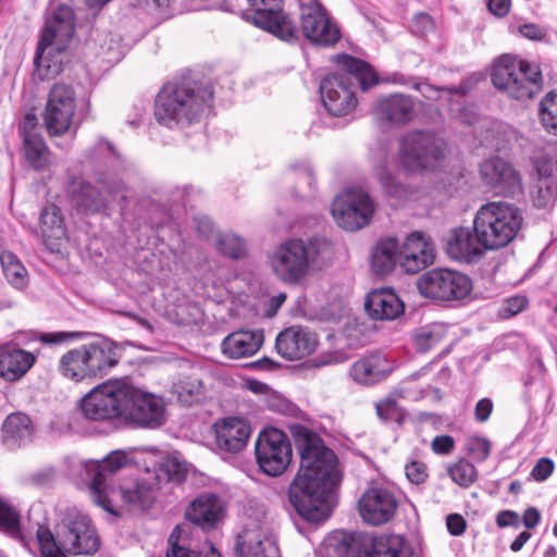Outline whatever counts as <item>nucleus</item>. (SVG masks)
I'll return each instance as SVG.
<instances>
[{
  "label": "nucleus",
  "instance_id": "nucleus-60",
  "mask_svg": "<svg viewBox=\"0 0 557 557\" xmlns=\"http://www.w3.org/2000/svg\"><path fill=\"white\" fill-rule=\"evenodd\" d=\"M466 520L459 513H450L446 518L447 530L454 536L461 535L466 530Z\"/></svg>",
  "mask_w": 557,
  "mask_h": 557
},
{
  "label": "nucleus",
  "instance_id": "nucleus-34",
  "mask_svg": "<svg viewBox=\"0 0 557 557\" xmlns=\"http://www.w3.org/2000/svg\"><path fill=\"white\" fill-rule=\"evenodd\" d=\"M30 418L22 412L11 413L2 424V441L8 449L14 450L28 444L33 436Z\"/></svg>",
  "mask_w": 557,
  "mask_h": 557
},
{
  "label": "nucleus",
  "instance_id": "nucleus-45",
  "mask_svg": "<svg viewBox=\"0 0 557 557\" xmlns=\"http://www.w3.org/2000/svg\"><path fill=\"white\" fill-rule=\"evenodd\" d=\"M375 409L379 419L384 423H395L400 426L406 421L407 411L392 397L377 401Z\"/></svg>",
  "mask_w": 557,
  "mask_h": 557
},
{
  "label": "nucleus",
  "instance_id": "nucleus-9",
  "mask_svg": "<svg viewBox=\"0 0 557 557\" xmlns=\"http://www.w3.org/2000/svg\"><path fill=\"white\" fill-rule=\"evenodd\" d=\"M331 244L324 239H288L270 257L274 274L286 283H299L311 269L321 268L330 258Z\"/></svg>",
  "mask_w": 557,
  "mask_h": 557
},
{
  "label": "nucleus",
  "instance_id": "nucleus-49",
  "mask_svg": "<svg viewBox=\"0 0 557 557\" xmlns=\"http://www.w3.org/2000/svg\"><path fill=\"white\" fill-rule=\"evenodd\" d=\"M89 335L87 332H70V331H53L41 332L37 339L45 346H60L65 343H72L86 338Z\"/></svg>",
  "mask_w": 557,
  "mask_h": 557
},
{
  "label": "nucleus",
  "instance_id": "nucleus-39",
  "mask_svg": "<svg viewBox=\"0 0 557 557\" xmlns=\"http://www.w3.org/2000/svg\"><path fill=\"white\" fill-rule=\"evenodd\" d=\"M371 557H412L405 539L397 534L373 536Z\"/></svg>",
  "mask_w": 557,
  "mask_h": 557
},
{
  "label": "nucleus",
  "instance_id": "nucleus-64",
  "mask_svg": "<svg viewBox=\"0 0 557 557\" xmlns=\"http://www.w3.org/2000/svg\"><path fill=\"white\" fill-rule=\"evenodd\" d=\"M523 524L527 529H534L541 521V512L535 507H529L522 516Z\"/></svg>",
  "mask_w": 557,
  "mask_h": 557
},
{
  "label": "nucleus",
  "instance_id": "nucleus-56",
  "mask_svg": "<svg viewBox=\"0 0 557 557\" xmlns=\"http://www.w3.org/2000/svg\"><path fill=\"white\" fill-rule=\"evenodd\" d=\"M554 471V462L552 459L543 457L537 460L533 469L531 470V476L537 481H545Z\"/></svg>",
  "mask_w": 557,
  "mask_h": 557
},
{
  "label": "nucleus",
  "instance_id": "nucleus-25",
  "mask_svg": "<svg viewBox=\"0 0 557 557\" xmlns=\"http://www.w3.org/2000/svg\"><path fill=\"white\" fill-rule=\"evenodd\" d=\"M318 336L307 327L289 326L275 338L277 354L288 361H296L311 355L318 347Z\"/></svg>",
  "mask_w": 557,
  "mask_h": 557
},
{
  "label": "nucleus",
  "instance_id": "nucleus-38",
  "mask_svg": "<svg viewBox=\"0 0 557 557\" xmlns=\"http://www.w3.org/2000/svg\"><path fill=\"white\" fill-rule=\"evenodd\" d=\"M364 310L367 313H405V305L393 289L380 288L367 295Z\"/></svg>",
  "mask_w": 557,
  "mask_h": 557
},
{
  "label": "nucleus",
  "instance_id": "nucleus-22",
  "mask_svg": "<svg viewBox=\"0 0 557 557\" xmlns=\"http://www.w3.org/2000/svg\"><path fill=\"white\" fill-rule=\"evenodd\" d=\"M75 111V94L71 86L55 84L48 97L45 124L50 135L69 131Z\"/></svg>",
  "mask_w": 557,
  "mask_h": 557
},
{
  "label": "nucleus",
  "instance_id": "nucleus-27",
  "mask_svg": "<svg viewBox=\"0 0 557 557\" xmlns=\"http://www.w3.org/2000/svg\"><path fill=\"white\" fill-rule=\"evenodd\" d=\"M39 232L46 248L52 253H64L67 250V236L61 209L54 203L46 205L39 214Z\"/></svg>",
  "mask_w": 557,
  "mask_h": 557
},
{
  "label": "nucleus",
  "instance_id": "nucleus-12",
  "mask_svg": "<svg viewBox=\"0 0 557 557\" xmlns=\"http://www.w3.org/2000/svg\"><path fill=\"white\" fill-rule=\"evenodd\" d=\"M447 153V143L437 133L414 129L399 138L397 162L408 173L433 172L443 164Z\"/></svg>",
  "mask_w": 557,
  "mask_h": 557
},
{
  "label": "nucleus",
  "instance_id": "nucleus-47",
  "mask_svg": "<svg viewBox=\"0 0 557 557\" xmlns=\"http://www.w3.org/2000/svg\"><path fill=\"white\" fill-rule=\"evenodd\" d=\"M557 196V185L553 180H537L531 189L533 205L546 209L553 206Z\"/></svg>",
  "mask_w": 557,
  "mask_h": 557
},
{
  "label": "nucleus",
  "instance_id": "nucleus-58",
  "mask_svg": "<svg viewBox=\"0 0 557 557\" xmlns=\"http://www.w3.org/2000/svg\"><path fill=\"white\" fill-rule=\"evenodd\" d=\"M529 300L525 296L516 295L509 297L504 302V312L508 314L520 313L528 308Z\"/></svg>",
  "mask_w": 557,
  "mask_h": 557
},
{
  "label": "nucleus",
  "instance_id": "nucleus-61",
  "mask_svg": "<svg viewBox=\"0 0 557 557\" xmlns=\"http://www.w3.org/2000/svg\"><path fill=\"white\" fill-rule=\"evenodd\" d=\"M520 518L519 515L512 510H502L496 516V524L499 528L506 527H519Z\"/></svg>",
  "mask_w": 557,
  "mask_h": 557
},
{
  "label": "nucleus",
  "instance_id": "nucleus-1",
  "mask_svg": "<svg viewBox=\"0 0 557 557\" xmlns=\"http://www.w3.org/2000/svg\"><path fill=\"white\" fill-rule=\"evenodd\" d=\"M300 468L289 485L288 499L306 521L324 522L331 515V499L342 481L338 459L323 440L309 428L290 425Z\"/></svg>",
  "mask_w": 557,
  "mask_h": 557
},
{
  "label": "nucleus",
  "instance_id": "nucleus-28",
  "mask_svg": "<svg viewBox=\"0 0 557 557\" xmlns=\"http://www.w3.org/2000/svg\"><path fill=\"white\" fill-rule=\"evenodd\" d=\"M445 244L446 252L450 258L467 263L474 262L487 250L480 235L466 226L451 228Z\"/></svg>",
  "mask_w": 557,
  "mask_h": 557
},
{
  "label": "nucleus",
  "instance_id": "nucleus-63",
  "mask_svg": "<svg viewBox=\"0 0 557 557\" xmlns=\"http://www.w3.org/2000/svg\"><path fill=\"white\" fill-rule=\"evenodd\" d=\"M201 394L202 385L198 382L197 385H194L190 389H187L186 386H181L178 399L185 404L191 405L194 401L198 400Z\"/></svg>",
  "mask_w": 557,
  "mask_h": 557
},
{
  "label": "nucleus",
  "instance_id": "nucleus-41",
  "mask_svg": "<svg viewBox=\"0 0 557 557\" xmlns=\"http://www.w3.org/2000/svg\"><path fill=\"white\" fill-rule=\"evenodd\" d=\"M24 154L35 170H44L50 162L49 149L37 133H27L24 139Z\"/></svg>",
  "mask_w": 557,
  "mask_h": 557
},
{
  "label": "nucleus",
  "instance_id": "nucleus-7",
  "mask_svg": "<svg viewBox=\"0 0 557 557\" xmlns=\"http://www.w3.org/2000/svg\"><path fill=\"white\" fill-rule=\"evenodd\" d=\"M129 342L116 343L103 338L83 344L64 352L58 362V372L65 379L79 383L107 375L121 360Z\"/></svg>",
  "mask_w": 557,
  "mask_h": 557
},
{
  "label": "nucleus",
  "instance_id": "nucleus-62",
  "mask_svg": "<svg viewBox=\"0 0 557 557\" xmlns=\"http://www.w3.org/2000/svg\"><path fill=\"white\" fill-rule=\"evenodd\" d=\"M493 411V401L490 398L480 399L474 408V417L479 422H485Z\"/></svg>",
  "mask_w": 557,
  "mask_h": 557
},
{
  "label": "nucleus",
  "instance_id": "nucleus-54",
  "mask_svg": "<svg viewBox=\"0 0 557 557\" xmlns=\"http://www.w3.org/2000/svg\"><path fill=\"white\" fill-rule=\"evenodd\" d=\"M405 473L410 483L419 485L428 479V468L422 461L413 460L406 465Z\"/></svg>",
  "mask_w": 557,
  "mask_h": 557
},
{
  "label": "nucleus",
  "instance_id": "nucleus-16",
  "mask_svg": "<svg viewBox=\"0 0 557 557\" xmlns=\"http://www.w3.org/2000/svg\"><path fill=\"white\" fill-rule=\"evenodd\" d=\"M417 287L425 298L448 302L465 299L472 289V283L460 272L433 269L419 277Z\"/></svg>",
  "mask_w": 557,
  "mask_h": 557
},
{
  "label": "nucleus",
  "instance_id": "nucleus-4",
  "mask_svg": "<svg viewBox=\"0 0 557 557\" xmlns=\"http://www.w3.org/2000/svg\"><path fill=\"white\" fill-rule=\"evenodd\" d=\"M213 91L197 82H170L159 91L154 117L165 127L185 128L200 122L210 109Z\"/></svg>",
  "mask_w": 557,
  "mask_h": 557
},
{
  "label": "nucleus",
  "instance_id": "nucleus-43",
  "mask_svg": "<svg viewBox=\"0 0 557 557\" xmlns=\"http://www.w3.org/2000/svg\"><path fill=\"white\" fill-rule=\"evenodd\" d=\"M373 536L355 532L346 536L338 546L343 557H371Z\"/></svg>",
  "mask_w": 557,
  "mask_h": 557
},
{
  "label": "nucleus",
  "instance_id": "nucleus-33",
  "mask_svg": "<svg viewBox=\"0 0 557 557\" xmlns=\"http://www.w3.org/2000/svg\"><path fill=\"white\" fill-rule=\"evenodd\" d=\"M263 343L261 330H239L226 336L222 342V351L232 359L255 355Z\"/></svg>",
  "mask_w": 557,
  "mask_h": 557
},
{
  "label": "nucleus",
  "instance_id": "nucleus-51",
  "mask_svg": "<svg viewBox=\"0 0 557 557\" xmlns=\"http://www.w3.org/2000/svg\"><path fill=\"white\" fill-rule=\"evenodd\" d=\"M374 175L381 184L384 191L389 196H399L403 187L397 183L393 174L387 170L385 164H380L374 171Z\"/></svg>",
  "mask_w": 557,
  "mask_h": 557
},
{
  "label": "nucleus",
  "instance_id": "nucleus-8",
  "mask_svg": "<svg viewBox=\"0 0 557 557\" xmlns=\"http://www.w3.org/2000/svg\"><path fill=\"white\" fill-rule=\"evenodd\" d=\"M74 32V13L70 7L60 5L47 16L34 58V75L38 79H50L61 73Z\"/></svg>",
  "mask_w": 557,
  "mask_h": 557
},
{
  "label": "nucleus",
  "instance_id": "nucleus-21",
  "mask_svg": "<svg viewBox=\"0 0 557 557\" xmlns=\"http://www.w3.org/2000/svg\"><path fill=\"white\" fill-rule=\"evenodd\" d=\"M299 35L302 34L310 42L331 47L341 38L338 26L332 22L325 9L315 0L300 4Z\"/></svg>",
  "mask_w": 557,
  "mask_h": 557
},
{
  "label": "nucleus",
  "instance_id": "nucleus-50",
  "mask_svg": "<svg viewBox=\"0 0 557 557\" xmlns=\"http://www.w3.org/2000/svg\"><path fill=\"white\" fill-rule=\"evenodd\" d=\"M218 249L225 256L238 259L246 253L244 239L235 234H223L218 239Z\"/></svg>",
  "mask_w": 557,
  "mask_h": 557
},
{
  "label": "nucleus",
  "instance_id": "nucleus-44",
  "mask_svg": "<svg viewBox=\"0 0 557 557\" xmlns=\"http://www.w3.org/2000/svg\"><path fill=\"white\" fill-rule=\"evenodd\" d=\"M539 115L542 126L557 136V89L548 92L541 100Z\"/></svg>",
  "mask_w": 557,
  "mask_h": 557
},
{
  "label": "nucleus",
  "instance_id": "nucleus-23",
  "mask_svg": "<svg viewBox=\"0 0 557 557\" xmlns=\"http://www.w3.org/2000/svg\"><path fill=\"white\" fill-rule=\"evenodd\" d=\"M480 176L485 187L495 195L516 196L522 193L519 173L510 163L498 157L481 163Z\"/></svg>",
  "mask_w": 557,
  "mask_h": 557
},
{
  "label": "nucleus",
  "instance_id": "nucleus-13",
  "mask_svg": "<svg viewBox=\"0 0 557 557\" xmlns=\"http://www.w3.org/2000/svg\"><path fill=\"white\" fill-rule=\"evenodd\" d=\"M523 216L519 208L505 201H491L480 207L473 219L476 232L487 250L507 246L521 228Z\"/></svg>",
  "mask_w": 557,
  "mask_h": 557
},
{
  "label": "nucleus",
  "instance_id": "nucleus-40",
  "mask_svg": "<svg viewBox=\"0 0 557 557\" xmlns=\"http://www.w3.org/2000/svg\"><path fill=\"white\" fill-rule=\"evenodd\" d=\"M139 334L147 338L162 339L168 335L166 322L172 323L173 315H126Z\"/></svg>",
  "mask_w": 557,
  "mask_h": 557
},
{
  "label": "nucleus",
  "instance_id": "nucleus-37",
  "mask_svg": "<svg viewBox=\"0 0 557 557\" xmlns=\"http://www.w3.org/2000/svg\"><path fill=\"white\" fill-rule=\"evenodd\" d=\"M187 465L178 455L171 454L162 457L151 472L153 482L160 488L164 483H181L186 479Z\"/></svg>",
  "mask_w": 557,
  "mask_h": 557
},
{
  "label": "nucleus",
  "instance_id": "nucleus-52",
  "mask_svg": "<svg viewBox=\"0 0 557 557\" xmlns=\"http://www.w3.org/2000/svg\"><path fill=\"white\" fill-rule=\"evenodd\" d=\"M468 451L476 461H484L491 453V443L485 437H471L468 441Z\"/></svg>",
  "mask_w": 557,
  "mask_h": 557
},
{
  "label": "nucleus",
  "instance_id": "nucleus-18",
  "mask_svg": "<svg viewBox=\"0 0 557 557\" xmlns=\"http://www.w3.org/2000/svg\"><path fill=\"white\" fill-rule=\"evenodd\" d=\"M375 211L369 194L360 188L347 189L337 195L332 205L336 224L345 231H358L367 226Z\"/></svg>",
  "mask_w": 557,
  "mask_h": 557
},
{
  "label": "nucleus",
  "instance_id": "nucleus-31",
  "mask_svg": "<svg viewBox=\"0 0 557 557\" xmlns=\"http://www.w3.org/2000/svg\"><path fill=\"white\" fill-rule=\"evenodd\" d=\"M36 356L13 345L0 348V377L5 382L20 381L35 364Z\"/></svg>",
  "mask_w": 557,
  "mask_h": 557
},
{
  "label": "nucleus",
  "instance_id": "nucleus-42",
  "mask_svg": "<svg viewBox=\"0 0 557 557\" xmlns=\"http://www.w3.org/2000/svg\"><path fill=\"white\" fill-rule=\"evenodd\" d=\"M0 263L9 284L17 289H23L27 286V271L14 253L11 251H1Z\"/></svg>",
  "mask_w": 557,
  "mask_h": 557
},
{
  "label": "nucleus",
  "instance_id": "nucleus-26",
  "mask_svg": "<svg viewBox=\"0 0 557 557\" xmlns=\"http://www.w3.org/2000/svg\"><path fill=\"white\" fill-rule=\"evenodd\" d=\"M395 369L394 360L375 351L356 360L350 366L349 375L359 385L373 386L386 380Z\"/></svg>",
  "mask_w": 557,
  "mask_h": 557
},
{
  "label": "nucleus",
  "instance_id": "nucleus-19",
  "mask_svg": "<svg viewBox=\"0 0 557 557\" xmlns=\"http://www.w3.org/2000/svg\"><path fill=\"white\" fill-rule=\"evenodd\" d=\"M73 198L76 206L85 212H102L112 202L121 203L126 199V186L120 177L106 174L96 186L81 183L73 190Z\"/></svg>",
  "mask_w": 557,
  "mask_h": 557
},
{
  "label": "nucleus",
  "instance_id": "nucleus-3",
  "mask_svg": "<svg viewBox=\"0 0 557 557\" xmlns=\"http://www.w3.org/2000/svg\"><path fill=\"white\" fill-rule=\"evenodd\" d=\"M63 462L66 475L87 484L94 503L112 516L120 515L117 498L131 510H146L156 499L158 482H153L149 470L145 478L136 480L131 486L115 487L112 484L114 473L129 462L124 451H112L100 461L67 457Z\"/></svg>",
  "mask_w": 557,
  "mask_h": 557
},
{
  "label": "nucleus",
  "instance_id": "nucleus-10",
  "mask_svg": "<svg viewBox=\"0 0 557 557\" xmlns=\"http://www.w3.org/2000/svg\"><path fill=\"white\" fill-rule=\"evenodd\" d=\"M310 320L318 317L321 322L334 323L326 338L338 347L324 352L319 358V366L337 364L346 361L345 348H358L367 345L377 331L376 321H394L399 315H308Z\"/></svg>",
  "mask_w": 557,
  "mask_h": 557
},
{
  "label": "nucleus",
  "instance_id": "nucleus-59",
  "mask_svg": "<svg viewBox=\"0 0 557 557\" xmlns=\"http://www.w3.org/2000/svg\"><path fill=\"white\" fill-rule=\"evenodd\" d=\"M268 406L271 410L286 414L294 416L298 408L289 400L282 397H273L269 400Z\"/></svg>",
  "mask_w": 557,
  "mask_h": 557
},
{
  "label": "nucleus",
  "instance_id": "nucleus-36",
  "mask_svg": "<svg viewBox=\"0 0 557 557\" xmlns=\"http://www.w3.org/2000/svg\"><path fill=\"white\" fill-rule=\"evenodd\" d=\"M449 331V324L433 322L418 326L411 332V342L416 351L425 354L441 343Z\"/></svg>",
  "mask_w": 557,
  "mask_h": 557
},
{
  "label": "nucleus",
  "instance_id": "nucleus-32",
  "mask_svg": "<svg viewBox=\"0 0 557 557\" xmlns=\"http://www.w3.org/2000/svg\"><path fill=\"white\" fill-rule=\"evenodd\" d=\"M223 508L219 496L203 493L191 502L186 510V519L202 529H213L221 519Z\"/></svg>",
  "mask_w": 557,
  "mask_h": 557
},
{
  "label": "nucleus",
  "instance_id": "nucleus-53",
  "mask_svg": "<svg viewBox=\"0 0 557 557\" xmlns=\"http://www.w3.org/2000/svg\"><path fill=\"white\" fill-rule=\"evenodd\" d=\"M57 473L54 467L45 466L32 472L28 476V481L36 486H49L55 481Z\"/></svg>",
  "mask_w": 557,
  "mask_h": 557
},
{
  "label": "nucleus",
  "instance_id": "nucleus-20",
  "mask_svg": "<svg viewBox=\"0 0 557 557\" xmlns=\"http://www.w3.org/2000/svg\"><path fill=\"white\" fill-rule=\"evenodd\" d=\"M238 557H280L277 544L272 535L269 522L262 517H250L244 530L237 536Z\"/></svg>",
  "mask_w": 557,
  "mask_h": 557
},
{
  "label": "nucleus",
  "instance_id": "nucleus-2",
  "mask_svg": "<svg viewBox=\"0 0 557 557\" xmlns=\"http://www.w3.org/2000/svg\"><path fill=\"white\" fill-rule=\"evenodd\" d=\"M85 419L111 422L132 429H157L165 422L161 397L125 380H110L95 386L79 401Z\"/></svg>",
  "mask_w": 557,
  "mask_h": 557
},
{
  "label": "nucleus",
  "instance_id": "nucleus-11",
  "mask_svg": "<svg viewBox=\"0 0 557 557\" xmlns=\"http://www.w3.org/2000/svg\"><path fill=\"white\" fill-rule=\"evenodd\" d=\"M433 245L421 232H412L403 246L393 237L381 239L372 252V268L377 274L391 272L397 263L407 273H417L434 261Z\"/></svg>",
  "mask_w": 557,
  "mask_h": 557
},
{
  "label": "nucleus",
  "instance_id": "nucleus-46",
  "mask_svg": "<svg viewBox=\"0 0 557 557\" xmlns=\"http://www.w3.org/2000/svg\"><path fill=\"white\" fill-rule=\"evenodd\" d=\"M0 531L12 537L21 535L20 511L2 498H0Z\"/></svg>",
  "mask_w": 557,
  "mask_h": 557
},
{
  "label": "nucleus",
  "instance_id": "nucleus-57",
  "mask_svg": "<svg viewBox=\"0 0 557 557\" xmlns=\"http://www.w3.org/2000/svg\"><path fill=\"white\" fill-rule=\"evenodd\" d=\"M431 447L437 455H448L455 448V440L450 435H437L433 438Z\"/></svg>",
  "mask_w": 557,
  "mask_h": 557
},
{
  "label": "nucleus",
  "instance_id": "nucleus-30",
  "mask_svg": "<svg viewBox=\"0 0 557 557\" xmlns=\"http://www.w3.org/2000/svg\"><path fill=\"white\" fill-rule=\"evenodd\" d=\"M373 113L380 121H386L394 125H405L411 122L416 115V102L408 95H389L376 100Z\"/></svg>",
  "mask_w": 557,
  "mask_h": 557
},
{
  "label": "nucleus",
  "instance_id": "nucleus-14",
  "mask_svg": "<svg viewBox=\"0 0 557 557\" xmlns=\"http://www.w3.org/2000/svg\"><path fill=\"white\" fill-rule=\"evenodd\" d=\"M491 77L497 90L516 100L530 99L542 88L540 67L511 54L495 60Z\"/></svg>",
  "mask_w": 557,
  "mask_h": 557
},
{
  "label": "nucleus",
  "instance_id": "nucleus-29",
  "mask_svg": "<svg viewBox=\"0 0 557 557\" xmlns=\"http://www.w3.org/2000/svg\"><path fill=\"white\" fill-rule=\"evenodd\" d=\"M215 445L221 451L236 454L250 437L251 426L242 418L228 417L214 423Z\"/></svg>",
  "mask_w": 557,
  "mask_h": 557
},
{
  "label": "nucleus",
  "instance_id": "nucleus-35",
  "mask_svg": "<svg viewBox=\"0 0 557 557\" xmlns=\"http://www.w3.org/2000/svg\"><path fill=\"white\" fill-rule=\"evenodd\" d=\"M199 542L188 525H176L169 535L165 557H197Z\"/></svg>",
  "mask_w": 557,
  "mask_h": 557
},
{
  "label": "nucleus",
  "instance_id": "nucleus-5",
  "mask_svg": "<svg viewBox=\"0 0 557 557\" xmlns=\"http://www.w3.org/2000/svg\"><path fill=\"white\" fill-rule=\"evenodd\" d=\"M36 540L40 555H47L48 550L54 555L92 556L101 544L92 520L81 511L67 512L55 525L54 533L39 525Z\"/></svg>",
  "mask_w": 557,
  "mask_h": 557
},
{
  "label": "nucleus",
  "instance_id": "nucleus-15",
  "mask_svg": "<svg viewBox=\"0 0 557 557\" xmlns=\"http://www.w3.org/2000/svg\"><path fill=\"white\" fill-rule=\"evenodd\" d=\"M255 454L260 470L269 476L283 474L292 462L293 448L288 436L276 428L260 432Z\"/></svg>",
  "mask_w": 557,
  "mask_h": 557
},
{
  "label": "nucleus",
  "instance_id": "nucleus-17",
  "mask_svg": "<svg viewBox=\"0 0 557 557\" xmlns=\"http://www.w3.org/2000/svg\"><path fill=\"white\" fill-rule=\"evenodd\" d=\"M247 18L284 41L299 39L295 21L283 9V0H248Z\"/></svg>",
  "mask_w": 557,
  "mask_h": 557
},
{
  "label": "nucleus",
  "instance_id": "nucleus-48",
  "mask_svg": "<svg viewBox=\"0 0 557 557\" xmlns=\"http://www.w3.org/2000/svg\"><path fill=\"white\" fill-rule=\"evenodd\" d=\"M449 478L461 487H469L476 480L475 467L465 458L459 459L447 468Z\"/></svg>",
  "mask_w": 557,
  "mask_h": 557
},
{
  "label": "nucleus",
  "instance_id": "nucleus-6",
  "mask_svg": "<svg viewBox=\"0 0 557 557\" xmlns=\"http://www.w3.org/2000/svg\"><path fill=\"white\" fill-rule=\"evenodd\" d=\"M337 64L344 71L326 76L320 86L321 98L325 109L334 116H346L357 107V98L352 90L354 79L360 88L367 90L379 83L376 72L368 63L347 55L337 57Z\"/></svg>",
  "mask_w": 557,
  "mask_h": 557
},
{
  "label": "nucleus",
  "instance_id": "nucleus-55",
  "mask_svg": "<svg viewBox=\"0 0 557 557\" xmlns=\"http://www.w3.org/2000/svg\"><path fill=\"white\" fill-rule=\"evenodd\" d=\"M410 28L414 35L426 36L433 32L434 23L429 14L418 13L413 16Z\"/></svg>",
  "mask_w": 557,
  "mask_h": 557
},
{
  "label": "nucleus",
  "instance_id": "nucleus-24",
  "mask_svg": "<svg viewBox=\"0 0 557 557\" xmlns=\"http://www.w3.org/2000/svg\"><path fill=\"white\" fill-rule=\"evenodd\" d=\"M398 507L393 491L383 486L369 487L359 499V511L362 519L373 525L389 521Z\"/></svg>",
  "mask_w": 557,
  "mask_h": 557
}]
</instances>
